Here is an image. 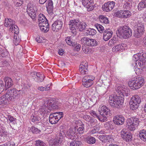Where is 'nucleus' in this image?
I'll return each instance as SVG.
<instances>
[{"mask_svg":"<svg viewBox=\"0 0 146 146\" xmlns=\"http://www.w3.org/2000/svg\"><path fill=\"white\" fill-rule=\"evenodd\" d=\"M69 25L71 32L74 35L76 33V28L78 29L80 31L82 32L85 29L87 26L85 22H81L78 19L70 20Z\"/></svg>","mask_w":146,"mask_h":146,"instance_id":"1","label":"nucleus"},{"mask_svg":"<svg viewBox=\"0 0 146 146\" xmlns=\"http://www.w3.org/2000/svg\"><path fill=\"white\" fill-rule=\"evenodd\" d=\"M124 98L121 95H112L109 98V103L111 106L115 108L119 109L123 103Z\"/></svg>","mask_w":146,"mask_h":146,"instance_id":"2","label":"nucleus"},{"mask_svg":"<svg viewBox=\"0 0 146 146\" xmlns=\"http://www.w3.org/2000/svg\"><path fill=\"white\" fill-rule=\"evenodd\" d=\"M116 33L118 37H121L124 39L128 38L132 35V30L128 26L126 25L119 28Z\"/></svg>","mask_w":146,"mask_h":146,"instance_id":"3","label":"nucleus"},{"mask_svg":"<svg viewBox=\"0 0 146 146\" xmlns=\"http://www.w3.org/2000/svg\"><path fill=\"white\" fill-rule=\"evenodd\" d=\"M144 82L143 78L141 77H139L134 80L129 81L128 84L131 89L136 90L143 86L144 84Z\"/></svg>","mask_w":146,"mask_h":146,"instance_id":"4","label":"nucleus"},{"mask_svg":"<svg viewBox=\"0 0 146 146\" xmlns=\"http://www.w3.org/2000/svg\"><path fill=\"white\" fill-rule=\"evenodd\" d=\"M37 10L36 7L34 5L33 2L30 1L27 5V11L31 18L35 21L36 18V11Z\"/></svg>","mask_w":146,"mask_h":146,"instance_id":"5","label":"nucleus"},{"mask_svg":"<svg viewBox=\"0 0 146 146\" xmlns=\"http://www.w3.org/2000/svg\"><path fill=\"white\" fill-rule=\"evenodd\" d=\"M66 131L65 130L60 131L59 133V136L60 137L58 139L50 140L49 142V146H60L61 144L62 140L60 137H63L66 136Z\"/></svg>","mask_w":146,"mask_h":146,"instance_id":"6","label":"nucleus"},{"mask_svg":"<svg viewBox=\"0 0 146 146\" xmlns=\"http://www.w3.org/2000/svg\"><path fill=\"white\" fill-rule=\"evenodd\" d=\"M81 42L84 44H86L88 46H95L97 45L98 42L95 39L90 38L86 36L82 38L81 40Z\"/></svg>","mask_w":146,"mask_h":146,"instance_id":"7","label":"nucleus"},{"mask_svg":"<svg viewBox=\"0 0 146 146\" xmlns=\"http://www.w3.org/2000/svg\"><path fill=\"white\" fill-rule=\"evenodd\" d=\"M121 138L123 140L126 142L131 141L132 139L133 134L130 132L127 131L125 129H123L120 132Z\"/></svg>","mask_w":146,"mask_h":146,"instance_id":"8","label":"nucleus"},{"mask_svg":"<svg viewBox=\"0 0 146 146\" xmlns=\"http://www.w3.org/2000/svg\"><path fill=\"white\" fill-rule=\"evenodd\" d=\"M59 105V104L58 102H51L50 100H48L45 102L43 106L46 107L49 110H51L52 109H57L58 108Z\"/></svg>","mask_w":146,"mask_h":146,"instance_id":"9","label":"nucleus"},{"mask_svg":"<svg viewBox=\"0 0 146 146\" xmlns=\"http://www.w3.org/2000/svg\"><path fill=\"white\" fill-rule=\"evenodd\" d=\"M134 31L135 36L139 38L144 34L145 32L144 26L143 24H139L137 25V29Z\"/></svg>","mask_w":146,"mask_h":146,"instance_id":"10","label":"nucleus"},{"mask_svg":"<svg viewBox=\"0 0 146 146\" xmlns=\"http://www.w3.org/2000/svg\"><path fill=\"white\" fill-rule=\"evenodd\" d=\"M115 3L113 1H108L105 3L102 7V9L104 11L110 12L114 8Z\"/></svg>","mask_w":146,"mask_h":146,"instance_id":"11","label":"nucleus"},{"mask_svg":"<svg viewBox=\"0 0 146 146\" xmlns=\"http://www.w3.org/2000/svg\"><path fill=\"white\" fill-rule=\"evenodd\" d=\"M117 91L119 93V95H122L123 97L127 96L130 95V92L129 89L124 86L118 87Z\"/></svg>","mask_w":146,"mask_h":146,"instance_id":"12","label":"nucleus"},{"mask_svg":"<svg viewBox=\"0 0 146 146\" xmlns=\"http://www.w3.org/2000/svg\"><path fill=\"white\" fill-rule=\"evenodd\" d=\"M99 112L101 115L105 118L109 117L111 115L110 109H108L106 106H102L101 110H99Z\"/></svg>","mask_w":146,"mask_h":146,"instance_id":"13","label":"nucleus"},{"mask_svg":"<svg viewBox=\"0 0 146 146\" xmlns=\"http://www.w3.org/2000/svg\"><path fill=\"white\" fill-rule=\"evenodd\" d=\"M125 120V118L123 116L118 115L114 117L113 121L114 124L117 125H121L124 123Z\"/></svg>","mask_w":146,"mask_h":146,"instance_id":"14","label":"nucleus"},{"mask_svg":"<svg viewBox=\"0 0 146 146\" xmlns=\"http://www.w3.org/2000/svg\"><path fill=\"white\" fill-rule=\"evenodd\" d=\"M62 22L60 20L55 21L52 25V30L53 31L57 32L61 28L62 25Z\"/></svg>","mask_w":146,"mask_h":146,"instance_id":"15","label":"nucleus"},{"mask_svg":"<svg viewBox=\"0 0 146 146\" xmlns=\"http://www.w3.org/2000/svg\"><path fill=\"white\" fill-rule=\"evenodd\" d=\"M82 3L83 5L88 8V11H91L93 10L94 7L91 0H82Z\"/></svg>","mask_w":146,"mask_h":146,"instance_id":"16","label":"nucleus"},{"mask_svg":"<svg viewBox=\"0 0 146 146\" xmlns=\"http://www.w3.org/2000/svg\"><path fill=\"white\" fill-rule=\"evenodd\" d=\"M75 132L74 128H70L67 131L66 136L68 139L72 140L76 139V137L75 134L76 135V133Z\"/></svg>","mask_w":146,"mask_h":146,"instance_id":"17","label":"nucleus"},{"mask_svg":"<svg viewBox=\"0 0 146 146\" xmlns=\"http://www.w3.org/2000/svg\"><path fill=\"white\" fill-rule=\"evenodd\" d=\"M113 32L109 28L106 29L104 32L103 38L106 41L108 40L112 36Z\"/></svg>","mask_w":146,"mask_h":146,"instance_id":"18","label":"nucleus"},{"mask_svg":"<svg viewBox=\"0 0 146 146\" xmlns=\"http://www.w3.org/2000/svg\"><path fill=\"white\" fill-rule=\"evenodd\" d=\"M88 65L87 63H82L79 66V70L81 74H86L88 73Z\"/></svg>","mask_w":146,"mask_h":146,"instance_id":"19","label":"nucleus"},{"mask_svg":"<svg viewBox=\"0 0 146 146\" xmlns=\"http://www.w3.org/2000/svg\"><path fill=\"white\" fill-rule=\"evenodd\" d=\"M4 80L5 82V88H4V85L3 83L0 84V94L4 90H6L9 88V78L8 76H6L4 78Z\"/></svg>","mask_w":146,"mask_h":146,"instance_id":"20","label":"nucleus"},{"mask_svg":"<svg viewBox=\"0 0 146 146\" xmlns=\"http://www.w3.org/2000/svg\"><path fill=\"white\" fill-rule=\"evenodd\" d=\"M8 90L6 93L0 98V105L3 104V105L7 104L9 102V91Z\"/></svg>","mask_w":146,"mask_h":146,"instance_id":"21","label":"nucleus"},{"mask_svg":"<svg viewBox=\"0 0 146 146\" xmlns=\"http://www.w3.org/2000/svg\"><path fill=\"white\" fill-rule=\"evenodd\" d=\"M126 121L127 123L137 125H139L140 122L138 118L135 117H131L128 118Z\"/></svg>","mask_w":146,"mask_h":146,"instance_id":"22","label":"nucleus"},{"mask_svg":"<svg viewBox=\"0 0 146 146\" xmlns=\"http://www.w3.org/2000/svg\"><path fill=\"white\" fill-rule=\"evenodd\" d=\"M126 47V44L122 43L119 44L113 48V52L119 51L121 50H124Z\"/></svg>","mask_w":146,"mask_h":146,"instance_id":"23","label":"nucleus"},{"mask_svg":"<svg viewBox=\"0 0 146 146\" xmlns=\"http://www.w3.org/2000/svg\"><path fill=\"white\" fill-rule=\"evenodd\" d=\"M74 128L76 135L78 134H82L85 131V125L84 124H82L78 128H76L75 127Z\"/></svg>","mask_w":146,"mask_h":146,"instance_id":"24","label":"nucleus"},{"mask_svg":"<svg viewBox=\"0 0 146 146\" xmlns=\"http://www.w3.org/2000/svg\"><path fill=\"white\" fill-rule=\"evenodd\" d=\"M121 3L123 7L126 9L129 10L132 7V3L125 0H122Z\"/></svg>","mask_w":146,"mask_h":146,"instance_id":"25","label":"nucleus"},{"mask_svg":"<svg viewBox=\"0 0 146 146\" xmlns=\"http://www.w3.org/2000/svg\"><path fill=\"white\" fill-rule=\"evenodd\" d=\"M139 136L141 140L146 141V130L144 129L140 130L139 133Z\"/></svg>","mask_w":146,"mask_h":146,"instance_id":"26","label":"nucleus"},{"mask_svg":"<svg viewBox=\"0 0 146 146\" xmlns=\"http://www.w3.org/2000/svg\"><path fill=\"white\" fill-rule=\"evenodd\" d=\"M82 142L80 141L74 139L70 143L69 146H83Z\"/></svg>","mask_w":146,"mask_h":146,"instance_id":"27","label":"nucleus"},{"mask_svg":"<svg viewBox=\"0 0 146 146\" xmlns=\"http://www.w3.org/2000/svg\"><path fill=\"white\" fill-rule=\"evenodd\" d=\"M121 19H126L130 17L131 15V13L129 10H122L121 14Z\"/></svg>","mask_w":146,"mask_h":146,"instance_id":"28","label":"nucleus"},{"mask_svg":"<svg viewBox=\"0 0 146 146\" xmlns=\"http://www.w3.org/2000/svg\"><path fill=\"white\" fill-rule=\"evenodd\" d=\"M137 62L138 64V69L142 70L144 68H145L146 62L144 61L143 60H141V59L138 60Z\"/></svg>","mask_w":146,"mask_h":146,"instance_id":"29","label":"nucleus"},{"mask_svg":"<svg viewBox=\"0 0 146 146\" xmlns=\"http://www.w3.org/2000/svg\"><path fill=\"white\" fill-rule=\"evenodd\" d=\"M10 31H11V32L10 33V34L13 33L14 35H17L19 33V30L17 25H14L10 27Z\"/></svg>","mask_w":146,"mask_h":146,"instance_id":"30","label":"nucleus"},{"mask_svg":"<svg viewBox=\"0 0 146 146\" xmlns=\"http://www.w3.org/2000/svg\"><path fill=\"white\" fill-rule=\"evenodd\" d=\"M139 104L138 103L130 101L129 105H130V108L132 110H135L138 109L139 106Z\"/></svg>","mask_w":146,"mask_h":146,"instance_id":"31","label":"nucleus"},{"mask_svg":"<svg viewBox=\"0 0 146 146\" xmlns=\"http://www.w3.org/2000/svg\"><path fill=\"white\" fill-rule=\"evenodd\" d=\"M138 10L141 11L144 8H146V0H142L138 5Z\"/></svg>","mask_w":146,"mask_h":146,"instance_id":"32","label":"nucleus"},{"mask_svg":"<svg viewBox=\"0 0 146 146\" xmlns=\"http://www.w3.org/2000/svg\"><path fill=\"white\" fill-rule=\"evenodd\" d=\"M35 76V78L36 79L35 81L38 82H40L43 81L44 78L45 76L42 74H40L39 73L37 74V75Z\"/></svg>","mask_w":146,"mask_h":146,"instance_id":"33","label":"nucleus"},{"mask_svg":"<svg viewBox=\"0 0 146 146\" xmlns=\"http://www.w3.org/2000/svg\"><path fill=\"white\" fill-rule=\"evenodd\" d=\"M99 19L100 22L105 24H108L109 21L106 16L100 15L99 16Z\"/></svg>","mask_w":146,"mask_h":146,"instance_id":"34","label":"nucleus"},{"mask_svg":"<svg viewBox=\"0 0 146 146\" xmlns=\"http://www.w3.org/2000/svg\"><path fill=\"white\" fill-rule=\"evenodd\" d=\"M96 33V31L94 29L89 28L86 30L85 34L87 35L92 36L95 35Z\"/></svg>","mask_w":146,"mask_h":146,"instance_id":"35","label":"nucleus"},{"mask_svg":"<svg viewBox=\"0 0 146 146\" xmlns=\"http://www.w3.org/2000/svg\"><path fill=\"white\" fill-rule=\"evenodd\" d=\"M130 101L138 103L139 104H140L141 102L140 97L137 95L132 96Z\"/></svg>","mask_w":146,"mask_h":146,"instance_id":"36","label":"nucleus"},{"mask_svg":"<svg viewBox=\"0 0 146 146\" xmlns=\"http://www.w3.org/2000/svg\"><path fill=\"white\" fill-rule=\"evenodd\" d=\"M95 79V77L91 75H86L84 76L82 80L85 81L86 82L94 81L93 80Z\"/></svg>","mask_w":146,"mask_h":146,"instance_id":"37","label":"nucleus"},{"mask_svg":"<svg viewBox=\"0 0 146 146\" xmlns=\"http://www.w3.org/2000/svg\"><path fill=\"white\" fill-rule=\"evenodd\" d=\"M86 142L88 144H92L96 142L95 138L92 136H88L86 138Z\"/></svg>","mask_w":146,"mask_h":146,"instance_id":"38","label":"nucleus"},{"mask_svg":"<svg viewBox=\"0 0 146 146\" xmlns=\"http://www.w3.org/2000/svg\"><path fill=\"white\" fill-rule=\"evenodd\" d=\"M30 119L32 121L35 123H37L40 120V117L37 115H32L30 118Z\"/></svg>","mask_w":146,"mask_h":146,"instance_id":"39","label":"nucleus"},{"mask_svg":"<svg viewBox=\"0 0 146 146\" xmlns=\"http://www.w3.org/2000/svg\"><path fill=\"white\" fill-rule=\"evenodd\" d=\"M94 84V81L86 82L85 81L82 80V84L86 88L90 87Z\"/></svg>","mask_w":146,"mask_h":146,"instance_id":"40","label":"nucleus"},{"mask_svg":"<svg viewBox=\"0 0 146 146\" xmlns=\"http://www.w3.org/2000/svg\"><path fill=\"white\" fill-rule=\"evenodd\" d=\"M17 95V94L15 89H11L10 90V98L13 97L15 98L16 97Z\"/></svg>","mask_w":146,"mask_h":146,"instance_id":"41","label":"nucleus"},{"mask_svg":"<svg viewBox=\"0 0 146 146\" xmlns=\"http://www.w3.org/2000/svg\"><path fill=\"white\" fill-rule=\"evenodd\" d=\"M95 26L98 31L101 33H103L104 31V27L101 25L97 23L95 25Z\"/></svg>","mask_w":146,"mask_h":146,"instance_id":"42","label":"nucleus"},{"mask_svg":"<svg viewBox=\"0 0 146 146\" xmlns=\"http://www.w3.org/2000/svg\"><path fill=\"white\" fill-rule=\"evenodd\" d=\"M8 53L5 50L0 48V60H1L2 57H5L7 55Z\"/></svg>","mask_w":146,"mask_h":146,"instance_id":"43","label":"nucleus"},{"mask_svg":"<svg viewBox=\"0 0 146 146\" xmlns=\"http://www.w3.org/2000/svg\"><path fill=\"white\" fill-rule=\"evenodd\" d=\"M128 129L131 131H134L138 125H132L129 123H127Z\"/></svg>","mask_w":146,"mask_h":146,"instance_id":"44","label":"nucleus"},{"mask_svg":"<svg viewBox=\"0 0 146 146\" xmlns=\"http://www.w3.org/2000/svg\"><path fill=\"white\" fill-rule=\"evenodd\" d=\"M65 41L69 45H74L75 43H74V42L72 41V39L70 37H67L65 39Z\"/></svg>","mask_w":146,"mask_h":146,"instance_id":"45","label":"nucleus"},{"mask_svg":"<svg viewBox=\"0 0 146 146\" xmlns=\"http://www.w3.org/2000/svg\"><path fill=\"white\" fill-rule=\"evenodd\" d=\"M49 120L50 123L51 124H55L58 121L56 117L49 115Z\"/></svg>","mask_w":146,"mask_h":146,"instance_id":"46","label":"nucleus"},{"mask_svg":"<svg viewBox=\"0 0 146 146\" xmlns=\"http://www.w3.org/2000/svg\"><path fill=\"white\" fill-rule=\"evenodd\" d=\"M40 27L41 31L44 33H46L49 30V25L46 26L45 25L44 26H40Z\"/></svg>","mask_w":146,"mask_h":146,"instance_id":"47","label":"nucleus"},{"mask_svg":"<svg viewBox=\"0 0 146 146\" xmlns=\"http://www.w3.org/2000/svg\"><path fill=\"white\" fill-rule=\"evenodd\" d=\"M31 129L32 133L34 134H37L41 131L40 130L34 126H32Z\"/></svg>","mask_w":146,"mask_h":146,"instance_id":"48","label":"nucleus"},{"mask_svg":"<svg viewBox=\"0 0 146 146\" xmlns=\"http://www.w3.org/2000/svg\"><path fill=\"white\" fill-rule=\"evenodd\" d=\"M38 21L39 22V23H41L42 22V20L43 19H45V20L46 21L47 20L45 16L42 14H40L38 16Z\"/></svg>","mask_w":146,"mask_h":146,"instance_id":"49","label":"nucleus"},{"mask_svg":"<svg viewBox=\"0 0 146 146\" xmlns=\"http://www.w3.org/2000/svg\"><path fill=\"white\" fill-rule=\"evenodd\" d=\"M13 40L14 41L17 42V44H18L21 40V38L19 36H18V35H14Z\"/></svg>","mask_w":146,"mask_h":146,"instance_id":"50","label":"nucleus"},{"mask_svg":"<svg viewBox=\"0 0 146 146\" xmlns=\"http://www.w3.org/2000/svg\"><path fill=\"white\" fill-rule=\"evenodd\" d=\"M36 146H46L45 143L41 140H38L36 141Z\"/></svg>","mask_w":146,"mask_h":146,"instance_id":"51","label":"nucleus"},{"mask_svg":"<svg viewBox=\"0 0 146 146\" xmlns=\"http://www.w3.org/2000/svg\"><path fill=\"white\" fill-rule=\"evenodd\" d=\"M50 87L48 86V85H47L46 86L43 87L42 86L39 87L38 89V90L43 91L44 90H48L50 89Z\"/></svg>","mask_w":146,"mask_h":146,"instance_id":"52","label":"nucleus"},{"mask_svg":"<svg viewBox=\"0 0 146 146\" xmlns=\"http://www.w3.org/2000/svg\"><path fill=\"white\" fill-rule=\"evenodd\" d=\"M139 54H134L133 56V61L135 62H137L139 60V59H140L141 58V57H140V56L139 55Z\"/></svg>","mask_w":146,"mask_h":146,"instance_id":"53","label":"nucleus"},{"mask_svg":"<svg viewBox=\"0 0 146 146\" xmlns=\"http://www.w3.org/2000/svg\"><path fill=\"white\" fill-rule=\"evenodd\" d=\"M23 0H16L15 2V5L17 7L21 6L23 3Z\"/></svg>","mask_w":146,"mask_h":146,"instance_id":"54","label":"nucleus"},{"mask_svg":"<svg viewBox=\"0 0 146 146\" xmlns=\"http://www.w3.org/2000/svg\"><path fill=\"white\" fill-rule=\"evenodd\" d=\"M106 141H108V142H112L113 140V136L110 135H106Z\"/></svg>","mask_w":146,"mask_h":146,"instance_id":"55","label":"nucleus"},{"mask_svg":"<svg viewBox=\"0 0 146 146\" xmlns=\"http://www.w3.org/2000/svg\"><path fill=\"white\" fill-rule=\"evenodd\" d=\"M74 43H75V45H73V46H75L74 50L77 51H79L81 47V45L77 43L76 42H74Z\"/></svg>","mask_w":146,"mask_h":146,"instance_id":"56","label":"nucleus"},{"mask_svg":"<svg viewBox=\"0 0 146 146\" xmlns=\"http://www.w3.org/2000/svg\"><path fill=\"white\" fill-rule=\"evenodd\" d=\"M122 11H115L114 13V16L121 18V17Z\"/></svg>","mask_w":146,"mask_h":146,"instance_id":"57","label":"nucleus"},{"mask_svg":"<svg viewBox=\"0 0 146 146\" xmlns=\"http://www.w3.org/2000/svg\"><path fill=\"white\" fill-rule=\"evenodd\" d=\"M38 25L39 27L44 26L45 25H46V26L49 25V24L48 22V20H47L46 21H42V22L39 23Z\"/></svg>","mask_w":146,"mask_h":146,"instance_id":"58","label":"nucleus"},{"mask_svg":"<svg viewBox=\"0 0 146 146\" xmlns=\"http://www.w3.org/2000/svg\"><path fill=\"white\" fill-rule=\"evenodd\" d=\"M99 139L102 142L105 143L106 141V135H100L98 137Z\"/></svg>","mask_w":146,"mask_h":146,"instance_id":"59","label":"nucleus"},{"mask_svg":"<svg viewBox=\"0 0 146 146\" xmlns=\"http://www.w3.org/2000/svg\"><path fill=\"white\" fill-rule=\"evenodd\" d=\"M90 114L93 116L94 117H96L99 120H102L100 118V117L99 116H98L97 114H96L95 111H91L90 112Z\"/></svg>","mask_w":146,"mask_h":146,"instance_id":"60","label":"nucleus"},{"mask_svg":"<svg viewBox=\"0 0 146 146\" xmlns=\"http://www.w3.org/2000/svg\"><path fill=\"white\" fill-rule=\"evenodd\" d=\"M63 117V113L62 112H59L58 114L57 115L56 118L58 121Z\"/></svg>","mask_w":146,"mask_h":146,"instance_id":"61","label":"nucleus"},{"mask_svg":"<svg viewBox=\"0 0 146 146\" xmlns=\"http://www.w3.org/2000/svg\"><path fill=\"white\" fill-rule=\"evenodd\" d=\"M89 122L91 125H95L97 123V120L96 119H94L92 117Z\"/></svg>","mask_w":146,"mask_h":146,"instance_id":"62","label":"nucleus"},{"mask_svg":"<svg viewBox=\"0 0 146 146\" xmlns=\"http://www.w3.org/2000/svg\"><path fill=\"white\" fill-rule=\"evenodd\" d=\"M116 39L113 38L111 39L109 41L108 45L109 46H111L112 44H114L116 42Z\"/></svg>","mask_w":146,"mask_h":146,"instance_id":"63","label":"nucleus"},{"mask_svg":"<svg viewBox=\"0 0 146 146\" xmlns=\"http://www.w3.org/2000/svg\"><path fill=\"white\" fill-rule=\"evenodd\" d=\"M92 117H91L90 116L87 115H84L83 116V119L86 121L88 122H89L90 121Z\"/></svg>","mask_w":146,"mask_h":146,"instance_id":"64","label":"nucleus"}]
</instances>
